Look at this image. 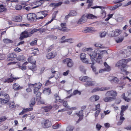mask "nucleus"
Returning <instances> with one entry per match:
<instances>
[{
    "label": "nucleus",
    "mask_w": 131,
    "mask_h": 131,
    "mask_svg": "<svg viewBox=\"0 0 131 131\" xmlns=\"http://www.w3.org/2000/svg\"><path fill=\"white\" fill-rule=\"evenodd\" d=\"M7 10V9L5 6L3 4L0 5V12L5 13Z\"/></svg>",
    "instance_id": "25"
},
{
    "label": "nucleus",
    "mask_w": 131,
    "mask_h": 131,
    "mask_svg": "<svg viewBox=\"0 0 131 131\" xmlns=\"http://www.w3.org/2000/svg\"><path fill=\"white\" fill-rule=\"evenodd\" d=\"M87 19H94V18H97V17L91 14H85Z\"/></svg>",
    "instance_id": "27"
},
{
    "label": "nucleus",
    "mask_w": 131,
    "mask_h": 131,
    "mask_svg": "<svg viewBox=\"0 0 131 131\" xmlns=\"http://www.w3.org/2000/svg\"><path fill=\"white\" fill-rule=\"evenodd\" d=\"M74 129V127L73 126H69L66 129V131H72Z\"/></svg>",
    "instance_id": "43"
},
{
    "label": "nucleus",
    "mask_w": 131,
    "mask_h": 131,
    "mask_svg": "<svg viewBox=\"0 0 131 131\" xmlns=\"http://www.w3.org/2000/svg\"><path fill=\"white\" fill-rule=\"evenodd\" d=\"M17 60L19 61H23L25 60V57L23 55H19L17 58Z\"/></svg>",
    "instance_id": "28"
},
{
    "label": "nucleus",
    "mask_w": 131,
    "mask_h": 131,
    "mask_svg": "<svg viewBox=\"0 0 131 131\" xmlns=\"http://www.w3.org/2000/svg\"><path fill=\"white\" fill-rule=\"evenodd\" d=\"M87 30L88 32H93L94 30L92 29V28H88L87 29Z\"/></svg>",
    "instance_id": "64"
},
{
    "label": "nucleus",
    "mask_w": 131,
    "mask_h": 131,
    "mask_svg": "<svg viewBox=\"0 0 131 131\" xmlns=\"http://www.w3.org/2000/svg\"><path fill=\"white\" fill-rule=\"evenodd\" d=\"M126 83V82L124 81L122 82L121 83V86H120L119 87L122 88H123L125 85Z\"/></svg>",
    "instance_id": "54"
},
{
    "label": "nucleus",
    "mask_w": 131,
    "mask_h": 131,
    "mask_svg": "<svg viewBox=\"0 0 131 131\" xmlns=\"http://www.w3.org/2000/svg\"><path fill=\"white\" fill-rule=\"evenodd\" d=\"M48 11L46 10H45L42 11H41L39 13V14L40 15H42L43 17H45L48 15Z\"/></svg>",
    "instance_id": "30"
},
{
    "label": "nucleus",
    "mask_w": 131,
    "mask_h": 131,
    "mask_svg": "<svg viewBox=\"0 0 131 131\" xmlns=\"http://www.w3.org/2000/svg\"><path fill=\"white\" fill-rule=\"evenodd\" d=\"M86 16L85 14L83 15L81 18L78 21V24H81L86 22L88 19Z\"/></svg>",
    "instance_id": "12"
},
{
    "label": "nucleus",
    "mask_w": 131,
    "mask_h": 131,
    "mask_svg": "<svg viewBox=\"0 0 131 131\" xmlns=\"http://www.w3.org/2000/svg\"><path fill=\"white\" fill-rule=\"evenodd\" d=\"M41 93L39 91L36 94V99L37 101L40 100L41 98Z\"/></svg>",
    "instance_id": "36"
},
{
    "label": "nucleus",
    "mask_w": 131,
    "mask_h": 131,
    "mask_svg": "<svg viewBox=\"0 0 131 131\" xmlns=\"http://www.w3.org/2000/svg\"><path fill=\"white\" fill-rule=\"evenodd\" d=\"M7 104L9 105V108H13L15 107L16 106L14 102H12L11 103L9 102L7 103Z\"/></svg>",
    "instance_id": "32"
},
{
    "label": "nucleus",
    "mask_w": 131,
    "mask_h": 131,
    "mask_svg": "<svg viewBox=\"0 0 131 131\" xmlns=\"http://www.w3.org/2000/svg\"><path fill=\"white\" fill-rule=\"evenodd\" d=\"M53 47V45H51L46 50V51L48 52L52 50Z\"/></svg>",
    "instance_id": "58"
},
{
    "label": "nucleus",
    "mask_w": 131,
    "mask_h": 131,
    "mask_svg": "<svg viewBox=\"0 0 131 131\" xmlns=\"http://www.w3.org/2000/svg\"><path fill=\"white\" fill-rule=\"evenodd\" d=\"M86 107L85 106H82L81 107V111H79V113H76L77 115L79 117L78 120L76 122L77 123H78L79 121H80L82 119L83 116L82 111Z\"/></svg>",
    "instance_id": "8"
},
{
    "label": "nucleus",
    "mask_w": 131,
    "mask_h": 131,
    "mask_svg": "<svg viewBox=\"0 0 131 131\" xmlns=\"http://www.w3.org/2000/svg\"><path fill=\"white\" fill-rule=\"evenodd\" d=\"M106 34V33L105 32H103L101 33L100 34V37L101 38L104 37Z\"/></svg>",
    "instance_id": "49"
},
{
    "label": "nucleus",
    "mask_w": 131,
    "mask_h": 131,
    "mask_svg": "<svg viewBox=\"0 0 131 131\" xmlns=\"http://www.w3.org/2000/svg\"><path fill=\"white\" fill-rule=\"evenodd\" d=\"M13 88L15 91H18L23 89V86H20V85L18 83H15L13 85Z\"/></svg>",
    "instance_id": "17"
},
{
    "label": "nucleus",
    "mask_w": 131,
    "mask_h": 131,
    "mask_svg": "<svg viewBox=\"0 0 131 131\" xmlns=\"http://www.w3.org/2000/svg\"><path fill=\"white\" fill-rule=\"evenodd\" d=\"M60 26L61 28H60V27H59L58 28L60 30L63 31H68V29L66 27V23H62L60 24Z\"/></svg>",
    "instance_id": "16"
},
{
    "label": "nucleus",
    "mask_w": 131,
    "mask_h": 131,
    "mask_svg": "<svg viewBox=\"0 0 131 131\" xmlns=\"http://www.w3.org/2000/svg\"><path fill=\"white\" fill-rule=\"evenodd\" d=\"M104 65L105 66V68L104 69H102L99 71V73H101L103 71H109L111 70L110 67L108 66L106 62L104 63Z\"/></svg>",
    "instance_id": "18"
},
{
    "label": "nucleus",
    "mask_w": 131,
    "mask_h": 131,
    "mask_svg": "<svg viewBox=\"0 0 131 131\" xmlns=\"http://www.w3.org/2000/svg\"><path fill=\"white\" fill-rule=\"evenodd\" d=\"M22 17L21 16H15L12 18V20L14 21L20 22L22 20Z\"/></svg>",
    "instance_id": "19"
},
{
    "label": "nucleus",
    "mask_w": 131,
    "mask_h": 131,
    "mask_svg": "<svg viewBox=\"0 0 131 131\" xmlns=\"http://www.w3.org/2000/svg\"><path fill=\"white\" fill-rule=\"evenodd\" d=\"M100 112V110H98L95 113V117H97Z\"/></svg>",
    "instance_id": "62"
},
{
    "label": "nucleus",
    "mask_w": 131,
    "mask_h": 131,
    "mask_svg": "<svg viewBox=\"0 0 131 131\" xmlns=\"http://www.w3.org/2000/svg\"><path fill=\"white\" fill-rule=\"evenodd\" d=\"M124 36H121L120 38H119L117 39H116L115 41L117 43H120L122 42L124 38Z\"/></svg>",
    "instance_id": "34"
},
{
    "label": "nucleus",
    "mask_w": 131,
    "mask_h": 131,
    "mask_svg": "<svg viewBox=\"0 0 131 131\" xmlns=\"http://www.w3.org/2000/svg\"><path fill=\"white\" fill-rule=\"evenodd\" d=\"M40 86H39V87H39L38 88L34 87V93L35 94H36V92L37 91H38L40 89Z\"/></svg>",
    "instance_id": "52"
},
{
    "label": "nucleus",
    "mask_w": 131,
    "mask_h": 131,
    "mask_svg": "<svg viewBox=\"0 0 131 131\" xmlns=\"http://www.w3.org/2000/svg\"><path fill=\"white\" fill-rule=\"evenodd\" d=\"M55 99L56 100L54 101L55 103L57 102V101L58 100H59V102L61 103H62L63 102V100H60L59 96L56 97V98H55Z\"/></svg>",
    "instance_id": "46"
},
{
    "label": "nucleus",
    "mask_w": 131,
    "mask_h": 131,
    "mask_svg": "<svg viewBox=\"0 0 131 131\" xmlns=\"http://www.w3.org/2000/svg\"><path fill=\"white\" fill-rule=\"evenodd\" d=\"M131 61L130 58H128L126 59H123L120 60L116 63V67H119L121 71V73L123 75L127 74L128 72L126 71L125 68L126 66V64L128 62Z\"/></svg>",
    "instance_id": "1"
},
{
    "label": "nucleus",
    "mask_w": 131,
    "mask_h": 131,
    "mask_svg": "<svg viewBox=\"0 0 131 131\" xmlns=\"http://www.w3.org/2000/svg\"><path fill=\"white\" fill-rule=\"evenodd\" d=\"M67 42L69 43H73V38H69L67 39Z\"/></svg>",
    "instance_id": "53"
},
{
    "label": "nucleus",
    "mask_w": 131,
    "mask_h": 131,
    "mask_svg": "<svg viewBox=\"0 0 131 131\" xmlns=\"http://www.w3.org/2000/svg\"><path fill=\"white\" fill-rule=\"evenodd\" d=\"M102 127V126L100 125L99 124H97L96 125V128L98 130H99Z\"/></svg>",
    "instance_id": "60"
},
{
    "label": "nucleus",
    "mask_w": 131,
    "mask_h": 131,
    "mask_svg": "<svg viewBox=\"0 0 131 131\" xmlns=\"http://www.w3.org/2000/svg\"><path fill=\"white\" fill-rule=\"evenodd\" d=\"M77 13L75 10H72L69 14V15L70 16H74L77 15Z\"/></svg>",
    "instance_id": "31"
},
{
    "label": "nucleus",
    "mask_w": 131,
    "mask_h": 131,
    "mask_svg": "<svg viewBox=\"0 0 131 131\" xmlns=\"http://www.w3.org/2000/svg\"><path fill=\"white\" fill-rule=\"evenodd\" d=\"M22 8V6L18 5H16L15 7L16 9L18 10H21Z\"/></svg>",
    "instance_id": "50"
},
{
    "label": "nucleus",
    "mask_w": 131,
    "mask_h": 131,
    "mask_svg": "<svg viewBox=\"0 0 131 131\" xmlns=\"http://www.w3.org/2000/svg\"><path fill=\"white\" fill-rule=\"evenodd\" d=\"M78 93L79 95H80L81 93L79 91L77 90H75L73 92V95H75Z\"/></svg>",
    "instance_id": "55"
},
{
    "label": "nucleus",
    "mask_w": 131,
    "mask_h": 131,
    "mask_svg": "<svg viewBox=\"0 0 131 131\" xmlns=\"http://www.w3.org/2000/svg\"><path fill=\"white\" fill-rule=\"evenodd\" d=\"M4 96H6V97L4 99L2 98V100H1V104H4L6 103H8V102L9 103V101L10 99V98L8 94H4Z\"/></svg>",
    "instance_id": "11"
},
{
    "label": "nucleus",
    "mask_w": 131,
    "mask_h": 131,
    "mask_svg": "<svg viewBox=\"0 0 131 131\" xmlns=\"http://www.w3.org/2000/svg\"><path fill=\"white\" fill-rule=\"evenodd\" d=\"M101 54L100 53L99 54L97 57L96 58V60H95V61H92V63H90V64H94L95 63L97 62L98 63H101L102 62Z\"/></svg>",
    "instance_id": "14"
},
{
    "label": "nucleus",
    "mask_w": 131,
    "mask_h": 131,
    "mask_svg": "<svg viewBox=\"0 0 131 131\" xmlns=\"http://www.w3.org/2000/svg\"><path fill=\"white\" fill-rule=\"evenodd\" d=\"M3 41L6 43H12L13 42V41L8 38H5L3 39Z\"/></svg>",
    "instance_id": "33"
},
{
    "label": "nucleus",
    "mask_w": 131,
    "mask_h": 131,
    "mask_svg": "<svg viewBox=\"0 0 131 131\" xmlns=\"http://www.w3.org/2000/svg\"><path fill=\"white\" fill-rule=\"evenodd\" d=\"M44 91L48 95H49L51 93L50 89L49 88L45 89Z\"/></svg>",
    "instance_id": "35"
},
{
    "label": "nucleus",
    "mask_w": 131,
    "mask_h": 131,
    "mask_svg": "<svg viewBox=\"0 0 131 131\" xmlns=\"http://www.w3.org/2000/svg\"><path fill=\"white\" fill-rule=\"evenodd\" d=\"M91 51L89 52L88 53V54L90 56V58L92 62L95 61V58L97 55H98L101 52L100 51L97 49L93 51Z\"/></svg>",
    "instance_id": "4"
},
{
    "label": "nucleus",
    "mask_w": 131,
    "mask_h": 131,
    "mask_svg": "<svg viewBox=\"0 0 131 131\" xmlns=\"http://www.w3.org/2000/svg\"><path fill=\"white\" fill-rule=\"evenodd\" d=\"M7 118L6 116H3L0 117V122H4Z\"/></svg>",
    "instance_id": "44"
},
{
    "label": "nucleus",
    "mask_w": 131,
    "mask_h": 131,
    "mask_svg": "<svg viewBox=\"0 0 131 131\" xmlns=\"http://www.w3.org/2000/svg\"><path fill=\"white\" fill-rule=\"evenodd\" d=\"M117 95V92L115 91H108L105 94L106 97L103 99L105 102H111L116 99V97Z\"/></svg>",
    "instance_id": "2"
},
{
    "label": "nucleus",
    "mask_w": 131,
    "mask_h": 131,
    "mask_svg": "<svg viewBox=\"0 0 131 131\" xmlns=\"http://www.w3.org/2000/svg\"><path fill=\"white\" fill-rule=\"evenodd\" d=\"M86 55L85 53H81L80 56L81 60L86 58Z\"/></svg>",
    "instance_id": "42"
},
{
    "label": "nucleus",
    "mask_w": 131,
    "mask_h": 131,
    "mask_svg": "<svg viewBox=\"0 0 131 131\" xmlns=\"http://www.w3.org/2000/svg\"><path fill=\"white\" fill-rule=\"evenodd\" d=\"M52 106L51 105H48L41 107L42 108H43L44 111L45 112H47L50 111L52 108Z\"/></svg>",
    "instance_id": "21"
},
{
    "label": "nucleus",
    "mask_w": 131,
    "mask_h": 131,
    "mask_svg": "<svg viewBox=\"0 0 131 131\" xmlns=\"http://www.w3.org/2000/svg\"><path fill=\"white\" fill-rule=\"evenodd\" d=\"M53 128L54 129H57L59 128L60 126L59 124L54 125L52 126Z\"/></svg>",
    "instance_id": "61"
},
{
    "label": "nucleus",
    "mask_w": 131,
    "mask_h": 131,
    "mask_svg": "<svg viewBox=\"0 0 131 131\" xmlns=\"http://www.w3.org/2000/svg\"><path fill=\"white\" fill-rule=\"evenodd\" d=\"M97 109H98V110H100V104H98L95 105V110H96Z\"/></svg>",
    "instance_id": "59"
},
{
    "label": "nucleus",
    "mask_w": 131,
    "mask_h": 131,
    "mask_svg": "<svg viewBox=\"0 0 131 131\" xmlns=\"http://www.w3.org/2000/svg\"><path fill=\"white\" fill-rule=\"evenodd\" d=\"M37 40H36L30 43V44L31 46H33L36 45L37 44Z\"/></svg>",
    "instance_id": "41"
},
{
    "label": "nucleus",
    "mask_w": 131,
    "mask_h": 131,
    "mask_svg": "<svg viewBox=\"0 0 131 131\" xmlns=\"http://www.w3.org/2000/svg\"><path fill=\"white\" fill-rule=\"evenodd\" d=\"M41 84L40 83H35L34 84H28V86L29 87L32 86L33 87H35L38 88V87H39V86H40V88H41Z\"/></svg>",
    "instance_id": "23"
},
{
    "label": "nucleus",
    "mask_w": 131,
    "mask_h": 131,
    "mask_svg": "<svg viewBox=\"0 0 131 131\" xmlns=\"http://www.w3.org/2000/svg\"><path fill=\"white\" fill-rule=\"evenodd\" d=\"M33 29L31 31L28 32L27 30H25L22 32L21 35H20L19 39L20 40H22L25 38H26L30 37L32 34L34 33Z\"/></svg>",
    "instance_id": "5"
},
{
    "label": "nucleus",
    "mask_w": 131,
    "mask_h": 131,
    "mask_svg": "<svg viewBox=\"0 0 131 131\" xmlns=\"http://www.w3.org/2000/svg\"><path fill=\"white\" fill-rule=\"evenodd\" d=\"M27 18L29 21H35L37 18V15L34 13H29L27 14Z\"/></svg>",
    "instance_id": "6"
},
{
    "label": "nucleus",
    "mask_w": 131,
    "mask_h": 131,
    "mask_svg": "<svg viewBox=\"0 0 131 131\" xmlns=\"http://www.w3.org/2000/svg\"><path fill=\"white\" fill-rule=\"evenodd\" d=\"M11 77L8 78L6 79L4 81V83L7 82L8 83H12L13 81L14 80H16L17 79H19V78L18 77H13L12 76V74L10 75Z\"/></svg>",
    "instance_id": "13"
},
{
    "label": "nucleus",
    "mask_w": 131,
    "mask_h": 131,
    "mask_svg": "<svg viewBox=\"0 0 131 131\" xmlns=\"http://www.w3.org/2000/svg\"><path fill=\"white\" fill-rule=\"evenodd\" d=\"M122 32L121 30L120 29H116L114 32V35L115 36L119 35Z\"/></svg>",
    "instance_id": "29"
},
{
    "label": "nucleus",
    "mask_w": 131,
    "mask_h": 131,
    "mask_svg": "<svg viewBox=\"0 0 131 131\" xmlns=\"http://www.w3.org/2000/svg\"><path fill=\"white\" fill-rule=\"evenodd\" d=\"M91 8L92 9H95L96 8H100L101 9H103L105 8V7L102 6H95L94 7H92Z\"/></svg>",
    "instance_id": "47"
},
{
    "label": "nucleus",
    "mask_w": 131,
    "mask_h": 131,
    "mask_svg": "<svg viewBox=\"0 0 131 131\" xmlns=\"http://www.w3.org/2000/svg\"><path fill=\"white\" fill-rule=\"evenodd\" d=\"M24 109L25 110L26 112L32 110H33V108L32 107H30L29 108H26Z\"/></svg>",
    "instance_id": "57"
},
{
    "label": "nucleus",
    "mask_w": 131,
    "mask_h": 131,
    "mask_svg": "<svg viewBox=\"0 0 131 131\" xmlns=\"http://www.w3.org/2000/svg\"><path fill=\"white\" fill-rule=\"evenodd\" d=\"M99 98L100 97L98 95H95L91 96L90 99L91 101L94 102L98 100Z\"/></svg>",
    "instance_id": "20"
},
{
    "label": "nucleus",
    "mask_w": 131,
    "mask_h": 131,
    "mask_svg": "<svg viewBox=\"0 0 131 131\" xmlns=\"http://www.w3.org/2000/svg\"><path fill=\"white\" fill-rule=\"evenodd\" d=\"M35 49L36 50V51H33L32 53V54H34L35 55H36L37 53H38L39 52V50L37 48H36V49Z\"/></svg>",
    "instance_id": "63"
},
{
    "label": "nucleus",
    "mask_w": 131,
    "mask_h": 131,
    "mask_svg": "<svg viewBox=\"0 0 131 131\" xmlns=\"http://www.w3.org/2000/svg\"><path fill=\"white\" fill-rule=\"evenodd\" d=\"M28 62H24L22 65V66H21V69L22 70H25L26 69V67L25 66V65H26Z\"/></svg>",
    "instance_id": "40"
},
{
    "label": "nucleus",
    "mask_w": 131,
    "mask_h": 131,
    "mask_svg": "<svg viewBox=\"0 0 131 131\" xmlns=\"http://www.w3.org/2000/svg\"><path fill=\"white\" fill-rule=\"evenodd\" d=\"M41 124L44 128H47L51 125V122L48 119H44L41 123Z\"/></svg>",
    "instance_id": "9"
},
{
    "label": "nucleus",
    "mask_w": 131,
    "mask_h": 131,
    "mask_svg": "<svg viewBox=\"0 0 131 131\" xmlns=\"http://www.w3.org/2000/svg\"><path fill=\"white\" fill-rule=\"evenodd\" d=\"M107 90V89H106V87L102 88H96L93 90L91 92L92 93H93L97 91H103Z\"/></svg>",
    "instance_id": "22"
},
{
    "label": "nucleus",
    "mask_w": 131,
    "mask_h": 131,
    "mask_svg": "<svg viewBox=\"0 0 131 131\" xmlns=\"http://www.w3.org/2000/svg\"><path fill=\"white\" fill-rule=\"evenodd\" d=\"M83 51L84 52H85L87 51V53L88 54V53L91 51V50H92V49L91 48H84L82 49Z\"/></svg>",
    "instance_id": "38"
},
{
    "label": "nucleus",
    "mask_w": 131,
    "mask_h": 131,
    "mask_svg": "<svg viewBox=\"0 0 131 131\" xmlns=\"http://www.w3.org/2000/svg\"><path fill=\"white\" fill-rule=\"evenodd\" d=\"M122 97L124 100L127 102H129L130 100V99L127 97H126L125 96V93H123L121 96Z\"/></svg>",
    "instance_id": "37"
},
{
    "label": "nucleus",
    "mask_w": 131,
    "mask_h": 131,
    "mask_svg": "<svg viewBox=\"0 0 131 131\" xmlns=\"http://www.w3.org/2000/svg\"><path fill=\"white\" fill-rule=\"evenodd\" d=\"M63 62L67 65V66L69 68L72 67L74 64L72 60L69 58H67L63 60Z\"/></svg>",
    "instance_id": "7"
},
{
    "label": "nucleus",
    "mask_w": 131,
    "mask_h": 131,
    "mask_svg": "<svg viewBox=\"0 0 131 131\" xmlns=\"http://www.w3.org/2000/svg\"><path fill=\"white\" fill-rule=\"evenodd\" d=\"M102 14L101 16L102 18H105L106 15V12L104 10L102 9L101 12V13Z\"/></svg>",
    "instance_id": "39"
},
{
    "label": "nucleus",
    "mask_w": 131,
    "mask_h": 131,
    "mask_svg": "<svg viewBox=\"0 0 131 131\" xmlns=\"http://www.w3.org/2000/svg\"><path fill=\"white\" fill-rule=\"evenodd\" d=\"M119 81V80L116 77H114L112 79V82H113L115 83H117Z\"/></svg>",
    "instance_id": "45"
},
{
    "label": "nucleus",
    "mask_w": 131,
    "mask_h": 131,
    "mask_svg": "<svg viewBox=\"0 0 131 131\" xmlns=\"http://www.w3.org/2000/svg\"><path fill=\"white\" fill-rule=\"evenodd\" d=\"M79 80L82 82H85L84 85L86 87L92 86L95 84L94 81H91V78L87 76H83L80 77L79 78Z\"/></svg>",
    "instance_id": "3"
},
{
    "label": "nucleus",
    "mask_w": 131,
    "mask_h": 131,
    "mask_svg": "<svg viewBox=\"0 0 131 131\" xmlns=\"http://www.w3.org/2000/svg\"><path fill=\"white\" fill-rule=\"evenodd\" d=\"M16 56V55L14 53H10L7 57V60L9 61H12L14 60Z\"/></svg>",
    "instance_id": "15"
},
{
    "label": "nucleus",
    "mask_w": 131,
    "mask_h": 131,
    "mask_svg": "<svg viewBox=\"0 0 131 131\" xmlns=\"http://www.w3.org/2000/svg\"><path fill=\"white\" fill-rule=\"evenodd\" d=\"M50 29H52L49 28L48 27H47L46 28H41L38 29L34 28L33 29V31L34 33L37 32V31H39L40 34H41L43 32H45L46 30H50Z\"/></svg>",
    "instance_id": "10"
},
{
    "label": "nucleus",
    "mask_w": 131,
    "mask_h": 131,
    "mask_svg": "<svg viewBox=\"0 0 131 131\" xmlns=\"http://www.w3.org/2000/svg\"><path fill=\"white\" fill-rule=\"evenodd\" d=\"M56 56V54H53L52 52H51L48 53L47 56L46 57L48 59H49L54 58Z\"/></svg>",
    "instance_id": "24"
},
{
    "label": "nucleus",
    "mask_w": 131,
    "mask_h": 131,
    "mask_svg": "<svg viewBox=\"0 0 131 131\" xmlns=\"http://www.w3.org/2000/svg\"><path fill=\"white\" fill-rule=\"evenodd\" d=\"M128 96L130 98V100H131V90H128L127 93Z\"/></svg>",
    "instance_id": "51"
},
{
    "label": "nucleus",
    "mask_w": 131,
    "mask_h": 131,
    "mask_svg": "<svg viewBox=\"0 0 131 131\" xmlns=\"http://www.w3.org/2000/svg\"><path fill=\"white\" fill-rule=\"evenodd\" d=\"M62 103H63V105L65 107H66V108H67L68 109L70 108V106H68V104L67 103V101H63V102ZM70 109H71L72 110H74L76 109V108L75 107H72V108H71Z\"/></svg>",
    "instance_id": "26"
},
{
    "label": "nucleus",
    "mask_w": 131,
    "mask_h": 131,
    "mask_svg": "<svg viewBox=\"0 0 131 131\" xmlns=\"http://www.w3.org/2000/svg\"><path fill=\"white\" fill-rule=\"evenodd\" d=\"M128 106H122L121 108V110H122L123 111H124L128 108Z\"/></svg>",
    "instance_id": "56"
},
{
    "label": "nucleus",
    "mask_w": 131,
    "mask_h": 131,
    "mask_svg": "<svg viewBox=\"0 0 131 131\" xmlns=\"http://www.w3.org/2000/svg\"><path fill=\"white\" fill-rule=\"evenodd\" d=\"M81 60L83 62L85 63L86 64H90V63H89V60L86 58L83 59Z\"/></svg>",
    "instance_id": "48"
}]
</instances>
